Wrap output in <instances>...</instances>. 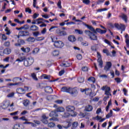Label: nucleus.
I'll return each mask as SVG.
<instances>
[{"label": "nucleus", "mask_w": 129, "mask_h": 129, "mask_svg": "<svg viewBox=\"0 0 129 129\" xmlns=\"http://www.w3.org/2000/svg\"><path fill=\"white\" fill-rule=\"evenodd\" d=\"M85 27L88 28L89 30H90L93 32H91V31L87 30H85L84 31L85 34L88 36L89 37V39L90 40H92V41H96L97 40V36L95 35V34H97V33H99V34H101V35H102L103 34H105L106 33V30H102L100 28H96V30L94 29L93 27L90 26L89 25H88L87 24H85Z\"/></svg>", "instance_id": "1"}, {"label": "nucleus", "mask_w": 129, "mask_h": 129, "mask_svg": "<svg viewBox=\"0 0 129 129\" xmlns=\"http://www.w3.org/2000/svg\"><path fill=\"white\" fill-rule=\"evenodd\" d=\"M108 26H109L110 28L111 29H114V27L117 30H121V34H122V32H124L125 31V25L123 24H118L115 23L114 25L112 23H110L108 24Z\"/></svg>", "instance_id": "2"}, {"label": "nucleus", "mask_w": 129, "mask_h": 129, "mask_svg": "<svg viewBox=\"0 0 129 129\" xmlns=\"http://www.w3.org/2000/svg\"><path fill=\"white\" fill-rule=\"evenodd\" d=\"M55 39L57 40V38H51V40L52 42L54 43L53 45L54 46V47L58 48H63V47H64V43H63L62 41L55 40Z\"/></svg>", "instance_id": "3"}, {"label": "nucleus", "mask_w": 129, "mask_h": 129, "mask_svg": "<svg viewBox=\"0 0 129 129\" xmlns=\"http://www.w3.org/2000/svg\"><path fill=\"white\" fill-rule=\"evenodd\" d=\"M66 109L68 112H73V114H71V116L73 117H75V116L77 115V113L74 112L75 110V107L74 106H68L66 107Z\"/></svg>", "instance_id": "4"}, {"label": "nucleus", "mask_w": 129, "mask_h": 129, "mask_svg": "<svg viewBox=\"0 0 129 129\" xmlns=\"http://www.w3.org/2000/svg\"><path fill=\"white\" fill-rule=\"evenodd\" d=\"M34 63V58L32 57H28L26 60H24V65L26 67L31 66Z\"/></svg>", "instance_id": "5"}, {"label": "nucleus", "mask_w": 129, "mask_h": 129, "mask_svg": "<svg viewBox=\"0 0 129 129\" xmlns=\"http://www.w3.org/2000/svg\"><path fill=\"white\" fill-rule=\"evenodd\" d=\"M49 116L52 117L49 119V120H54L55 117H58V113L56 110L51 111L49 113Z\"/></svg>", "instance_id": "6"}, {"label": "nucleus", "mask_w": 129, "mask_h": 129, "mask_svg": "<svg viewBox=\"0 0 129 129\" xmlns=\"http://www.w3.org/2000/svg\"><path fill=\"white\" fill-rule=\"evenodd\" d=\"M1 106L3 109H7L10 106V102L9 100H6L3 102Z\"/></svg>", "instance_id": "7"}, {"label": "nucleus", "mask_w": 129, "mask_h": 129, "mask_svg": "<svg viewBox=\"0 0 129 129\" xmlns=\"http://www.w3.org/2000/svg\"><path fill=\"white\" fill-rule=\"evenodd\" d=\"M111 66H112V63H111V62L107 61L106 66L104 68V70L107 72V71H109V69L111 68Z\"/></svg>", "instance_id": "8"}, {"label": "nucleus", "mask_w": 129, "mask_h": 129, "mask_svg": "<svg viewBox=\"0 0 129 129\" xmlns=\"http://www.w3.org/2000/svg\"><path fill=\"white\" fill-rule=\"evenodd\" d=\"M56 34H58L60 37L66 36L67 33L64 31H61L60 29H57L56 30Z\"/></svg>", "instance_id": "9"}, {"label": "nucleus", "mask_w": 129, "mask_h": 129, "mask_svg": "<svg viewBox=\"0 0 129 129\" xmlns=\"http://www.w3.org/2000/svg\"><path fill=\"white\" fill-rule=\"evenodd\" d=\"M19 36L26 37L27 36H30V33L27 31H20L19 32Z\"/></svg>", "instance_id": "10"}, {"label": "nucleus", "mask_w": 129, "mask_h": 129, "mask_svg": "<svg viewBox=\"0 0 129 129\" xmlns=\"http://www.w3.org/2000/svg\"><path fill=\"white\" fill-rule=\"evenodd\" d=\"M70 94H72V95H73V94H75V95H77L78 94V91H77V90L75 89V88H70Z\"/></svg>", "instance_id": "11"}, {"label": "nucleus", "mask_w": 129, "mask_h": 129, "mask_svg": "<svg viewBox=\"0 0 129 129\" xmlns=\"http://www.w3.org/2000/svg\"><path fill=\"white\" fill-rule=\"evenodd\" d=\"M44 91L46 93H52L53 92V89L50 86H46L44 88Z\"/></svg>", "instance_id": "12"}, {"label": "nucleus", "mask_w": 129, "mask_h": 129, "mask_svg": "<svg viewBox=\"0 0 129 129\" xmlns=\"http://www.w3.org/2000/svg\"><path fill=\"white\" fill-rule=\"evenodd\" d=\"M25 89L22 88H18L16 89V92L18 94H25Z\"/></svg>", "instance_id": "13"}, {"label": "nucleus", "mask_w": 129, "mask_h": 129, "mask_svg": "<svg viewBox=\"0 0 129 129\" xmlns=\"http://www.w3.org/2000/svg\"><path fill=\"white\" fill-rule=\"evenodd\" d=\"M121 15H122L120 16V18H121L122 20H123V21L126 24L128 21L127 16L124 14V13H122Z\"/></svg>", "instance_id": "14"}, {"label": "nucleus", "mask_w": 129, "mask_h": 129, "mask_svg": "<svg viewBox=\"0 0 129 129\" xmlns=\"http://www.w3.org/2000/svg\"><path fill=\"white\" fill-rule=\"evenodd\" d=\"M85 109L86 111H88V112L92 111V110H93V107L92 106V105L89 104L85 106Z\"/></svg>", "instance_id": "15"}, {"label": "nucleus", "mask_w": 129, "mask_h": 129, "mask_svg": "<svg viewBox=\"0 0 129 129\" xmlns=\"http://www.w3.org/2000/svg\"><path fill=\"white\" fill-rule=\"evenodd\" d=\"M70 87L68 88L67 87H62L61 89V91L62 92H67V93H70Z\"/></svg>", "instance_id": "16"}, {"label": "nucleus", "mask_w": 129, "mask_h": 129, "mask_svg": "<svg viewBox=\"0 0 129 129\" xmlns=\"http://www.w3.org/2000/svg\"><path fill=\"white\" fill-rule=\"evenodd\" d=\"M105 94L107 96H111V94L110 93V87H107L105 90Z\"/></svg>", "instance_id": "17"}, {"label": "nucleus", "mask_w": 129, "mask_h": 129, "mask_svg": "<svg viewBox=\"0 0 129 129\" xmlns=\"http://www.w3.org/2000/svg\"><path fill=\"white\" fill-rule=\"evenodd\" d=\"M30 31L36 32L39 31V27L35 25H32L30 26Z\"/></svg>", "instance_id": "18"}, {"label": "nucleus", "mask_w": 129, "mask_h": 129, "mask_svg": "<svg viewBox=\"0 0 129 129\" xmlns=\"http://www.w3.org/2000/svg\"><path fill=\"white\" fill-rule=\"evenodd\" d=\"M68 40L70 41V42L74 43V42L76 41V37H75L74 35H70L68 37Z\"/></svg>", "instance_id": "19"}, {"label": "nucleus", "mask_w": 129, "mask_h": 129, "mask_svg": "<svg viewBox=\"0 0 129 129\" xmlns=\"http://www.w3.org/2000/svg\"><path fill=\"white\" fill-rule=\"evenodd\" d=\"M125 38V43H126V46L127 48H129V36L128 34H126L125 36H124Z\"/></svg>", "instance_id": "20"}, {"label": "nucleus", "mask_w": 129, "mask_h": 129, "mask_svg": "<svg viewBox=\"0 0 129 129\" xmlns=\"http://www.w3.org/2000/svg\"><path fill=\"white\" fill-rule=\"evenodd\" d=\"M71 65H72L71 63L68 61H64L61 63V66L62 67H70Z\"/></svg>", "instance_id": "21"}, {"label": "nucleus", "mask_w": 129, "mask_h": 129, "mask_svg": "<svg viewBox=\"0 0 129 129\" xmlns=\"http://www.w3.org/2000/svg\"><path fill=\"white\" fill-rule=\"evenodd\" d=\"M21 51L23 52L24 53H29L30 51H31V48L30 47H22L21 48Z\"/></svg>", "instance_id": "22"}, {"label": "nucleus", "mask_w": 129, "mask_h": 129, "mask_svg": "<svg viewBox=\"0 0 129 129\" xmlns=\"http://www.w3.org/2000/svg\"><path fill=\"white\" fill-rule=\"evenodd\" d=\"M3 53L6 55H10V53H12V50L10 48H5L3 51Z\"/></svg>", "instance_id": "23"}, {"label": "nucleus", "mask_w": 129, "mask_h": 129, "mask_svg": "<svg viewBox=\"0 0 129 129\" xmlns=\"http://www.w3.org/2000/svg\"><path fill=\"white\" fill-rule=\"evenodd\" d=\"M23 104L25 107H27V106H28L29 104H30V101L28 99L24 100L23 101Z\"/></svg>", "instance_id": "24"}, {"label": "nucleus", "mask_w": 129, "mask_h": 129, "mask_svg": "<svg viewBox=\"0 0 129 129\" xmlns=\"http://www.w3.org/2000/svg\"><path fill=\"white\" fill-rule=\"evenodd\" d=\"M81 92H85V94H86V95H88V91H91V89L88 88V89H81Z\"/></svg>", "instance_id": "25"}, {"label": "nucleus", "mask_w": 129, "mask_h": 129, "mask_svg": "<svg viewBox=\"0 0 129 129\" xmlns=\"http://www.w3.org/2000/svg\"><path fill=\"white\" fill-rule=\"evenodd\" d=\"M62 118H68L70 116V113L68 112H64V113L61 115Z\"/></svg>", "instance_id": "26"}, {"label": "nucleus", "mask_w": 129, "mask_h": 129, "mask_svg": "<svg viewBox=\"0 0 129 129\" xmlns=\"http://www.w3.org/2000/svg\"><path fill=\"white\" fill-rule=\"evenodd\" d=\"M66 125L64 126V128H68L70 127L71 125L72 124V123L70 121L66 122Z\"/></svg>", "instance_id": "27"}, {"label": "nucleus", "mask_w": 129, "mask_h": 129, "mask_svg": "<svg viewBox=\"0 0 129 129\" xmlns=\"http://www.w3.org/2000/svg\"><path fill=\"white\" fill-rule=\"evenodd\" d=\"M113 115L112 110H110V112L108 113L106 115V118L108 119L109 117H111L112 115Z\"/></svg>", "instance_id": "28"}, {"label": "nucleus", "mask_w": 129, "mask_h": 129, "mask_svg": "<svg viewBox=\"0 0 129 129\" xmlns=\"http://www.w3.org/2000/svg\"><path fill=\"white\" fill-rule=\"evenodd\" d=\"M27 41H28V42H30L31 43H34V42L36 41V39L34 37H30L27 38Z\"/></svg>", "instance_id": "29"}, {"label": "nucleus", "mask_w": 129, "mask_h": 129, "mask_svg": "<svg viewBox=\"0 0 129 129\" xmlns=\"http://www.w3.org/2000/svg\"><path fill=\"white\" fill-rule=\"evenodd\" d=\"M65 110V109L63 107H59L57 108L56 109V112H63Z\"/></svg>", "instance_id": "30"}, {"label": "nucleus", "mask_w": 129, "mask_h": 129, "mask_svg": "<svg viewBox=\"0 0 129 129\" xmlns=\"http://www.w3.org/2000/svg\"><path fill=\"white\" fill-rule=\"evenodd\" d=\"M97 62L99 63V66H100V68H102L103 67V61H102V59H97Z\"/></svg>", "instance_id": "31"}, {"label": "nucleus", "mask_w": 129, "mask_h": 129, "mask_svg": "<svg viewBox=\"0 0 129 129\" xmlns=\"http://www.w3.org/2000/svg\"><path fill=\"white\" fill-rule=\"evenodd\" d=\"M14 22H15V23H17V24H20V25H23V24H25V21L23 20L22 21H20V20H19L18 19H14Z\"/></svg>", "instance_id": "32"}, {"label": "nucleus", "mask_w": 129, "mask_h": 129, "mask_svg": "<svg viewBox=\"0 0 129 129\" xmlns=\"http://www.w3.org/2000/svg\"><path fill=\"white\" fill-rule=\"evenodd\" d=\"M88 95H89L90 97H94V96H95V94H94V93L92 92V91L91 90V91H88Z\"/></svg>", "instance_id": "33"}, {"label": "nucleus", "mask_w": 129, "mask_h": 129, "mask_svg": "<svg viewBox=\"0 0 129 129\" xmlns=\"http://www.w3.org/2000/svg\"><path fill=\"white\" fill-rule=\"evenodd\" d=\"M31 77L34 80H35V81H38V78H37V75H36L35 73H33L31 74Z\"/></svg>", "instance_id": "34"}, {"label": "nucleus", "mask_w": 129, "mask_h": 129, "mask_svg": "<svg viewBox=\"0 0 129 129\" xmlns=\"http://www.w3.org/2000/svg\"><path fill=\"white\" fill-rule=\"evenodd\" d=\"M108 9L107 8H103V9H99L97 10V13H101V12H105L107 11Z\"/></svg>", "instance_id": "35"}, {"label": "nucleus", "mask_w": 129, "mask_h": 129, "mask_svg": "<svg viewBox=\"0 0 129 129\" xmlns=\"http://www.w3.org/2000/svg\"><path fill=\"white\" fill-rule=\"evenodd\" d=\"M24 124H31V126L35 127L36 126V124L32 122H28V121H25L24 122Z\"/></svg>", "instance_id": "36"}, {"label": "nucleus", "mask_w": 129, "mask_h": 129, "mask_svg": "<svg viewBox=\"0 0 129 129\" xmlns=\"http://www.w3.org/2000/svg\"><path fill=\"white\" fill-rule=\"evenodd\" d=\"M19 80H20V81H22V80H23V79L20 77H16V78H13V82H17V81H19Z\"/></svg>", "instance_id": "37"}, {"label": "nucleus", "mask_w": 129, "mask_h": 129, "mask_svg": "<svg viewBox=\"0 0 129 129\" xmlns=\"http://www.w3.org/2000/svg\"><path fill=\"white\" fill-rule=\"evenodd\" d=\"M88 81H90L91 82H93V83H95V78L93 77H91L88 78Z\"/></svg>", "instance_id": "38"}, {"label": "nucleus", "mask_w": 129, "mask_h": 129, "mask_svg": "<svg viewBox=\"0 0 129 129\" xmlns=\"http://www.w3.org/2000/svg\"><path fill=\"white\" fill-rule=\"evenodd\" d=\"M75 32L77 34H79V35H83V31L82 30H80L79 29H75Z\"/></svg>", "instance_id": "39"}, {"label": "nucleus", "mask_w": 129, "mask_h": 129, "mask_svg": "<svg viewBox=\"0 0 129 129\" xmlns=\"http://www.w3.org/2000/svg\"><path fill=\"white\" fill-rule=\"evenodd\" d=\"M30 28V25L28 24H25L22 26V29H24V30H29Z\"/></svg>", "instance_id": "40"}, {"label": "nucleus", "mask_w": 129, "mask_h": 129, "mask_svg": "<svg viewBox=\"0 0 129 129\" xmlns=\"http://www.w3.org/2000/svg\"><path fill=\"white\" fill-rule=\"evenodd\" d=\"M91 50L92 51H95L96 52L97 51V46L96 45H93L91 47Z\"/></svg>", "instance_id": "41"}, {"label": "nucleus", "mask_w": 129, "mask_h": 129, "mask_svg": "<svg viewBox=\"0 0 129 129\" xmlns=\"http://www.w3.org/2000/svg\"><path fill=\"white\" fill-rule=\"evenodd\" d=\"M78 82H79V83H83V82H84V78L81 77L78 78Z\"/></svg>", "instance_id": "42"}, {"label": "nucleus", "mask_w": 129, "mask_h": 129, "mask_svg": "<svg viewBox=\"0 0 129 129\" xmlns=\"http://www.w3.org/2000/svg\"><path fill=\"white\" fill-rule=\"evenodd\" d=\"M83 4L88 6V5L90 4V0H83Z\"/></svg>", "instance_id": "43"}, {"label": "nucleus", "mask_w": 129, "mask_h": 129, "mask_svg": "<svg viewBox=\"0 0 129 129\" xmlns=\"http://www.w3.org/2000/svg\"><path fill=\"white\" fill-rule=\"evenodd\" d=\"M48 127L52 128V127H54L55 126V123L53 122H49L48 123Z\"/></svg>", "instance_id": "44"}, {"label": "nucleus", "mask_w": 129, "mask_h": 129, "mask_svg": "<svg viewBox=\"0 0 129 129\" xmlns=\"http://www.w3.org/2000/svg\"><path fill=\"white\" fill-rule=\"evenodd\" d=\"M103 53L106 54L107 56H109V51L106 49H103Z\"/></svg>", "instance_id": "45"}, {"label": "nucleus", "mask_w": 129, "mask_h": 129, "mask_svg": "<svg viewBox=\"0 0 129 129\" xmlns=\"http://www.w3.org/2000/svg\"><path fill=\"white\" fill-rule=\"evenodd\" d=\"M52 55H53V56H58V55H59V51L54 50L52 52Z\"/></svg>", "instance_id": "46"}, {"label": "nucleus", "mask_w": 129, "mask_h": 129, "mask_svg": "<svg viewBox=\"0 0 129 129\" xmlns=\"http://www.w3.org/2000/svg\"><path fill=\"white\" fill-rule=\"evenodd\" d=\"M11 45V42H10V41H6L4 44V45L5 46V47H10Z\"/></svg>", "instance_id": "47"}, {"label": "nucleus", "mask_w": 129, "mask_h": 129, "mask_svg": "<svg viewBox=\"0 0 129 129\" xmlns=\"http://www.w3.org/2000/svg\"><path fill=\"white\" fill-rule=\"evenodd\" d=\"M78 126V122H74L73 123V128H76Z\"/></svg>", "instance_id": "48"}, {"label": "nucleus", "mask_w": 129, "mask_h": 129, "mask_svg": "<svg viewBox=\"0 0 129 129\" xmlns=\"http://www.w3.org/2000/svg\"><path fill=\"white\" fill-rule=\"evenodd\" d=\"M21 82H18V83H10L9 84V86H14L15 85H19V84H20Z\"/></svg>", "instance_id": "49"}, {"label": "nucleus", "mask_w": 129, "mask_h": 129, "mask_svg": "<svg viewBox=\"0 0 129 129\" xmlns=\"http://www.w3.org/2000/svg\"><path fill=\"white\" fill-rule=\"evenodd\" d=\"M5 32H7L6 35H11V30L9 29L8 27H6L5 29Z\"/></svg>", "instance_id": "50"}, {"label": "nucleus", "mask_w": 129, "mask_h": 129, "mask_svg": "<svg viewBox=\"0 0 129 129\" xmlns=\"http://www.w3.org/2000/svg\"><path fill=\"white\" fill-rule=\"evenodd\" d=\"M43 78L44 79H47V80H49L51 78V76L47 75H43Z\"/></svg>", "instance_id": "51"}, {"label": "nucleus", "mask_w": 129, "mask_h": 129, "mask_svg": "<svg viewBox=\"0 0 129 129\" xmlns=\"http://www.w3.org/2000/svg\"><path fill=\"white\" fill-rule=\"evenodd\" d=\"M114 80L117 82V83H120V82H121V79L120 78H115Z\"/></svg>", "instance_id": "52"}, {"label": "nucleus", "mask_w": 129, "mask_h": 129, "mask_svg": "<svg viewBox=\"0 0 129 129\" xmlns=\"http://www.w3.org/2000/svg\"><path fill=\"white\" fill-rule=\"evenodd\" d=\"M37 4V0H33V8H36V9H39V7H36V5Z\"/></svg>", "instance_id": "53"}, {"label": "nucleus", "mask_w": 129, "mask_h": 129, "mask_svg": "<svg viewBox=\"0 0 129 129\" xmlns=\"http://www.w3.org/2000/svg\"><path fill=\"white\" fill-rule=\"evenodd\" d=\"M25 12L28 13V14H32V10L30 8H26Z\"/></svg>", "instance_id": "54"}, {"label": "nucleus", "mask_w": 129, "mask_h": 129, "mask_svg": "<svg viewBox=\"0 0 129 129\" xmlns=\"http://www.w3.org/2000/svg\"><path fill=\"white\" fill-rule=\"evenodd\" d=\"M64 73H65V71L64 70H62L61 71H59L58 75L59 76H62Z\"/></svg>", "instance_id": "55"}, {"label": "nucleus", "mask_w": 129, "mask_h": 129, "mask_svg": "<svg viewBox=\"0 0 129 129\" xmlns=\"http://www.w3.org/2000/svg\"><path fill=\"white\" fill-rule=\"evenodd\" d=\"M18 42L21 44V45H24V44H25V41L23 39H19L18 40Z\"/></svg>", "instance_id": "56"}, {"label": "nucleus", "mask_w": 129, "mask_h": 129, "mask_svg": "<svg viewBox=\"0 0 129 129\" xmlns=\"http://www.w3.org/2000/svg\"><path fill=\"white\" fill-rule=\"evenodd\" d=\"M33 35L34 37H38L40 35V32L39 31L33 32Z\"/></svg>", "instance_id": "57"}, {"label": "nucleus", "mask_w": 129, "mask_h": 129, "mask_svg": "<svg viewBox=\"0 0 129 129\" xmlns=\"http://www.w3.org/2000/svg\"><path fill=\"white\" fill-rule=\"evenodd\" d=\"M40 49H39V48H35L33 51V53L34 54H37V53H38L39 52Z\"/></svg>", "instance_id": "58"}, {"label": "nucleus", "mask_w": 129, "mask_h": 129, "mask_svg": "<svg viewBox=\"0 0 129 129\" xmlns=\"http://www.w3.org/2000/svg\"><path fill=\"white\" fill-rule=\"evenodd\" d=\"M97 56L98 57V60L101 59V54H100V53L97 52Z\"/></svg>", "instance_id": "59"}, {"label": "nucleus", "mask_w": 129, "mask_h": 129, "mask_svg": "<svg viewBox=\"0 0 129 129\" xmlns=\"http://www.w3.org/2000/svg\"><path fill=\"white\" fill-rule=\"evenodd\" d=\"M61 1H59L57 3V6L59 9H62V5H61Z\"/></svg>", "instance_id": "60"}, {"label": "nucleus", "mask_w": 129, "mask_h": 129, "mask_svg": "<svg viewBox=\"0 0 129 129\" xmlns=\"http://www.w3.org/2000/svg\"><path fill=\"white\" fill-rule=\"evenodd\" d=\"M39 17V14L34 13L33 16V19H37Z\"/></svg>", "instance_id": "61"}, {"label": "nucleus", "mask_w": 129, "mask_h": 129, "mask_svg": "<svg viewBox=\"0 0 129 129\" xmlns=\"http://www.w3.org/2000/svg\"><path fill=\"white\" fill-rule=\"evenodd\" d=\"M19 127H20V124H16L14 125L13 129H19Z\"/></svg>", "instance_id": "62"}, {"label": "nucleus", "mask_w": 129, "mask_h": 129, "mask_svg": "<svg viewBox=\"0 0 129 129\" xmlns=\"http://www.w3.org/2000/svg\"><path fill=\"white\" fill-rule=\"evenodd\" d=\"M104 3V0H98L97 2V5H100V4H103Z\"/></svg>", "instance_id": "63"}, {"label": "nucleus", "mask_w": 129, "mask_h": 129, "mask_svg": "<svg viewBox=\"0 0 129 129\" xmlns=\"http://www.w3.org/2000/svg\"><path fill=\"white\" fill-rule=\"evenodd\" d=\"M77 58L78 59V60H81L82 59V55L78 54L77 55Z\"/></svg>", "instance_id": "64"}]
</instances>
